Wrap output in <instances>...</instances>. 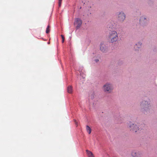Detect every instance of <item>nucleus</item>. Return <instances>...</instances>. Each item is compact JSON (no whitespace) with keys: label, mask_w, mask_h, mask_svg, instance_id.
I'll list each match as a JSON object with an SVG mask.
<instances>
[{"label":"nucleus","mask_w":157,"mask_h":157,"mask_svg":"<svg viewBox=\"0 0 157 157\" xmlns=\"http://www.w3.org/2000/svg\"><path fill=\"white\" fill-rule=\"evenodd\" d=\"M140 106L141 111L145 115L150 113L151 107L150 101L144 99L140 102Z\"/></svg>","instance_id":"obj_1"},{"label":"nucleus","mask_w":157,"mask_h":157,"mask_svg":"<svg viewBox=\"0 0 157 157\" xmlns=\"http://www.w3.org/2000/svg\"><path fill=\"white\" fill-rule=\"evenodd\" d=\"M128 125L129 129L133 132H139L142 129L140 127V124L137 123L129 122Z\"/></svg>","instance_id":"obj_2"},{"label":"nucleus","mask_w":157,"mask_h":157,"mask_svg":"<svg viewBox=\"0 0 157 157\" xmlns=\"http://www.w3.org/2000/svg\"><path fill=\"white\" fill-rule=\"evenodd\" d=\"M113 84L109 82L105 83L103 86L102 89L103 91L106 93L110 94L112 92L113 90Z\"/></svg>","instance_id":"obj_3"},{"label":"nucleus","mask_w":157,"mask_h":157,"mask_svg":"<svg viewBox=\"0 0 157 157\" xmlns=\"http://www.w3.org/2000/svg\"><path fill=\"white\" fill-rule=\"evenodd\" d=\"M118 36L116 31H113L110 33L109 36V41L110 43L116 44L118 42Z\"/></svg>","instance_id":"obj_4"},{"label":"nucleus","mask_w":157,"mask_h":157,"mask_svg":"<svg viewBox=\"0 0 157 157\" xmlns=\"http://www.w3.org/2000/svg\"><path fill=\"white\" fill-rule=\"evenodd\" d=\"M149 19L147 16H144L140 17V25L143 26H146L148 24Z\"/></svg>","instance_id":"obj_5"},{"label":"nucleus","mask_w":157,"mask_h":157,"mask_svg":"<svg viewBox=\"0 0 157 157\" xmlns=\"http://www.w3.org/2000/svg\"><path fill=\"white\" fill-rule=\"evenodd\" d=\"M117 13H118V20L121 22H123L126 18L125 14L122 11L118 12Z\"/></svg>","instance_id":"obj_6"},{"label":"nucleus","mask_w":157,"mask_h":157,"mask_svg":"<svg viewBox=\"0 0 157 157\" xmlns=\"http://www.w3.org/2000/svg\"><path fill=\"white\" fill-rule=\"evenodd\" d=\"M131 155L133 157H141L142 153L139 151L133 150L132 151Z\"/></svg>","instance_id":"obj_7"},{"label":"nucleus","mask_w":157,"mask_h":157,"mask_svg":"<svg viewBox=\"0 0 157 157\" xmlns=\"http://www.w3.org/2000/svg\"><path fill=\"white\" fill-rule=\"evenodd\" d=\"M82 24V20L79 18H76L75 19V25H76V29L77 30L80 28Z\"/></svg>","instance_id":"obj_8"},{"label":"nucleus","mask_w":157,"mask_h":157,"mask_svg":"<svg viewBox=\"0 0 157 157\" xmlns=\"http://www.w3.org/2000/svg\"><path fill=\"white\" fill-rule=\"evenodd\" d=\"M106 44V43L104 42H101L100 45V49H106L107 46Z\"/></svg>","instance_id":"obj_9"},{"label":"nucleus","mask_w":157,"mask_h":157,"mask_svg":"<svg viewBox=\"0 0 157 157\" xmlns=\"http://www.w3.org/2000/svg\"><path fill=\"white\" fill-rule=\"evenodd\" d=\"M142 44L141 42H138L134 45V48L135 49L140 48H142Z\"/></svg>","instance_id":"obj_10"},{"label":"nucleus","mask_w":157,"mask_h":157,"mask_svg":"<svg viewBox=\"0 0 157 157\" xmlns=\"http://www.w3.org/2000/svg\"><path fill=\"white\" fill-rule=\"evenodd\" d=\"M96 96V94L94 91H91L89 94V98H90L93 99Z\"/></svg>","instance_id":"obj_11"},{"label":"nucleus","mask_w":157,"mask_h":157,"mask_svg":"<svg viewBox=\"0 0 157 157\" xmlns=\"http://www.w3.org/2000/svg\"><path fill=\"white\" fill-rule=\"evenodd\" d=\"M154 1L153 0H148L147 3L150 7H152L154 5Z\"/></svg>","instance_id":"obj_12"},{"label":"nucleus","mask_w":157,"mask_h":157,"mask_svg":"<svg viewBox=\"0 0 157 157\" xmlns=\"http://www.w3.org/2000/svg\"><path fill=\"white\" fill-rule=\"evenodd\" d=\"M86 152L88 157H94L93 154L91 151L87 150Z\"/></svg>","instance_id":"obj_13"},{"label":"nucleus","mask_w":157,"mask_h":157,"mask_svg":"<svg viewBox=\"0 0 157 157\" xmlns=\"http://www.w3.org/2000/svg\"><path fill=\"white\" fill-rule=\"evenodd\" d=\"M67 92L69 93H71L72 92V88L71 86H68L67 88Z\"/></svg>","instance_id":"obj_14"},{"label":"nucleus","mask_w":157,"mask_h":157,"mask_svg":"<svg viewBox=\"0 0 157 157\" xmlns=\"http://www.w3.org/2000/svg\"><path fill=\"white\" fill-rule=\"evenodd\" d=\"M86 129L89 134H90L91 133V128L88 126H86Z\"/></svg>","instance_id":"obj_15"},{"label":"nucleus","mask_w":157,"mask_h":157,"mask_svg":"<svg viewBox=\"0 0 157 157\" xmlns=\"http://www.w3.org/2000/svg\"><path fill=\"white\" fill-rule=\"evenodd\" d=\"M50 25H48L46 28V33H48L50 32Z\"/></svg>","instance_id":"obj_16"},{"label":"nucleus","mask_w":157,"mask_h":157,"mask_svg":"<svg viewBox=\"0 0 157 157\" xmlns=\"http://www.w3.org/2000/svg\"><path fill=\"white\" fill-rule=\"evenodd\" d=\"M80 76H82V78H84L85 77V75L84 74V75H82V72H80Z\"/></svg>","instance_id":"obj_17"},{"label":"nucleus","mask_w":157,"mask_h":157,"mask_svg":"<svg viewBox=\"0 0 157 157\" xmlns=\"http://www.w3.org/2000/svg\"><path fill=\"white\" fill-rule=\"evenodd\" d=\"M61 37L62 39V42L63 43L64 42V40H65V38L63 36V35H61Z\"/></svg>","instance_id":"obj_18"},{"label":"nucleus","mask_w":157,"mask_h":157,"mask_svg":"<svg viewBox=\"0 0 157 157\" xmlns=\"http://www.w3.org/2000/svg\"><path fill=\"white\" fill-rule=\"evenodd\" d=\"M62 0H59V7H60L61 5L62 1Z\"/></svg>","instance_id":"obj_19"},{"label":"nucleus","mask_w":157,"mask_h":157,"mask_svg":"<svg viewBox=\"0 0 157 157\" xmlns=\"http://www.w3.org/2000/svg\"><path fill=\"white\" fill-rule=\"evenodd\" d=\"M99 61L98 59H95L93 60V61H94L95 63H98Z\"/></svg>","instance_id":"obj_20"},{"label":"nucleus","mask_w":157,"mask_h":157,"mask_svg":"<svg viewBox=\"0 0 157 157\" xmlns=\"http://www.w3.org/2000/svg\"><path fill=\"white\" fill-rule=\"evenodd\" d=\"M104 50V51H102V52H105V50Z\"/></svg>","instance_id":"obj_21"},{"label":"nucleus","mask_w":157,"mask_h":157,"mask_svg":"<svg viewBox=\"0 0 157 157\" xmlns=\"http://www.w3.org/2000/svg\"><path fill=\"white\" fill-rule=\"evenodd\" d=\"M75 123H76V124H77V122H76V121H75Z\"/></svg>","instance_id":"obj_22"},{"label":"nucleus","mask_w":157,"mask_h":157,"mask_svg":"<svg viewBox=\"0 0 157 157\" xmlns=\"http://www.w3.org/2000/svg\"><path fill=\"white\" fill-rule=\"evenodd\" d=\"M83 3L82 1L81 2H80V4H81V3Z\"/></svg>","instance_id":"obj_23"},{"label":"nucleus","mask_w":157,"mask_h":157,"mask_svg":"<svg viewBox=\"0 0 157 157\" xmlns=\"http://www.w3.org/2000/svg\"><path fill=\"white\" fill-rule=\"evenodd\" d=\"M83 3L82 1L81 2H80V4H81V3Z\"/></svg>","instance_id":"obj_24"},{"label":"nucleus","mask_w":157,"mask_h":157,"mask_svg":"<svg viewBox=\"0 0 157 157\" xmlns=\"http://www.w3.org/2000/svg\"><path fill=\"white\" fill-rule=\"evenodd\" d=\"M83 3L82 1L81 2H80V4H81V3Z\"/></svg>","instance_id":"obj_25"},{"label":"nucleus","mask_w":157,"mask_h":157,"mask_svg":"<svg viewBox=\"0 0 157 157\" xmlns=\"http://www.w3.org/2000/svg\"><path fill=\"white\" fill-rule=\"evenodd\" d=\"M83 3L82 1L81 2H80V4H81V3Z\"/></svg>","instance_id":"obj_26"},{"label":"nucleus","mask_w":157,"mask_h":157,"mask_svg":"<svg viewBox=\"0 0 157 157\" xmlns=\"http://www.w3.org/2000/svg\"><path fill=\"white\" fill-rule=\"evenodd\" d=\"M81 8H81V7H80V9H81Z\"/></svg>","instance_id":"obj_27"},{"label":"nucleus","mask_w":157,"mask_h":157,"mask_svg":"<svg viewBox=\"0 0 157 157\" xmlns=\"http://www.w3.org/2000/svg\"><path fill=\"white\" fill-rule=\"evenodd\" d=\"M85 3H83V5H84L85 4Z\"/></svg>","instance_id":"obj_28"},{"label":"nucleus","mask_w":157,"mask_h":157,"mask_svg":"<svg viewBox=\"0 0 157 157\" xmlns=\"http://www.w3.org/2000/svg\"><path fill=\"white\" fill-rule=\"evenodd\" d=\"M91 14V13H90V14Z\"/></svg>","instance_id":"obj_29"},{"label":"nucleus","mask_w":157,"mask_h":157,"mask_svg":"<svg viewBox=\"0 0 157 157\" xmlns=\"http://www.w3.org/2000/svg\"><path fill=\"white\" fill-rule=\"evenodd\" d=\"M49 42H48V44H49Z\"/></svg>","instance_id":"obj_30"}]
</instances>
